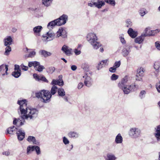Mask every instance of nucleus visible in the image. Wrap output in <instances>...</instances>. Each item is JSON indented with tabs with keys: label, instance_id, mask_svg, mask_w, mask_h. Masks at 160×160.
<instances>
[{
	"label": "nucleus",
	"instance_id": "obj_38",
	"mask_svg": "<svg viewBox=\"0 0 160 160\" xmlns=\"http://www.w3.org/2000/svg\"><path fill=\"white\" fill-rule=\"evenodd\" d=\"M151 29V28L150 27H148L146 28L144 30L142 34L145 37L147 36H150V34H148V33L149 32L148 31Z\"/></svg>",
	"mask_w": 160,
	"mask_h": 160
},
{
	"label": "nucleus",
	"instance_id": "obj_19",
	"mask_svg": "<svg viewBox=\"0 0 160 160\" xmlns=\"http://www.w3.org/2000/svg\"><path fill=\"white\" fill-rule=\"evenodd\" d=\"M155 129V137L158 141H160V125L157 126Z\"/></svg>",
	"mask_w": 160,
	"mask_h": 160
},
{
	"label": "nucleus",
	"instance_id": "obj_54",
	"mask_svg": "<svg viewBox=\"0 0 160 160\" xmlns=\"http://www.w3.org/2000/svg\"><path fill=\"white\" fill-rule=\"evenodd\" d=\"M97 2L98 4L100 5V7L101 8L102 7L105 5V2L102 0H97Z\"/></svg>",
	"mask_w": 160,
	"mask_h": 160
},
{
	"label": "nucleus",
	"instance_id": "obj_41",
	"mask_svg": "<svg viewBox=\"0 0 160 160\" xmlns=\"http://www.w3.org/2000/svg\"><path fill=\"white\" fill-rule=\"evenodd\" d=\"M12 75L15 78H18L21 75V72L20 71H15L12 73Z\"/></svg>",
	"mask_w": 160,
	"mask_h": 160
},
{
	"label": "nucleus",
	"instance_id": "obj_57",
	"mask_svg": "<svg viewBox=\"0 0 160 160\" xmlns=\"http://www.w3.org/2000/svg\"><path fill=\"white\" fill-rule=\"evenodd\" d=\"M42 40L45 41H48L52 40V39H49L47 36H43L42 37Z\"/></svg>",
	"mask_w": 160,
	"mask_h": 160
},
{
	"label": "nucleus",
	"instance_id": "obj_24",
	"mask_svg": "<svg viewBox=\"0 0 160 160\" xmlns=\"http://www.w3.org/2000/svg\"><path fill=\"white\" fill-rule=\"evenodd\" d=\"M52 85H58L60 86H62L63 85V82L62 80L61 82L58 80H56L55 79H53L51 83Z\"/></svg>",
	"mask_w": 160,
	"mask_h": 160
},
{
	"label": "nucleus",
	"instance_id": "obj_26",
	"mask_svg": "<svg viewBox=\"0 0 160 160\" xmlns=\"http://www.w3.org/2000/svg\"><path fill=\"white\" fill-rule=\"evenodd\" d=\"M88 6L93 7H96L97 8H101L100 7V5L98 4L97 2H93L92 1L90 2H89L88 3Z\"/></svg>",
	"mask_w": 160,
	"mask_h": 160
},
{
	"label": "nucleus",
	"instance_id": "obj_55",
	"mask_svg": "<svg viewBox=\"0 0 160 160\" xmlns=\"http://www.w3.org/2000/svg\"><path fill=\"white\" fill-rule=\"evenodd\" d=\"M74 52L75 53V54L76 55H79L81 53L80 49L76 48L74 49Z\"/></svg>",
	"mask_w": 160,
	"mask_h": 160
},
{
	"label": "nucleus",
	"instance_id": "obj_40",
	"mask_svg": "<svg viewBox=\"0 0 160 160\" xmlns=\"http://www.w3.org/2000/svg\"><path fill=\"white\" fill-rule=\"evenodd\" d=\"M44 68V67L42 65H40L39 62V64L35 67V69L39 72H41Z\"/></svg>",
	"mask_w": 160,
	"mask_h": 160
},
{
	"label": "nucleus",
	"instance_id": "obj_53",
	"mask_svg": "<svg viewBox=\"0 0 160 160\" xmlns=\"http://www.w3.org/2000/svg\"><path fill=\"white\" fill-rule=\"evenodd\" d=\"M142 77H141L139 76V74H136L135 77V80L137 81H142Z\"/></svg>",
	"mask_w": 160,
	"mask_h": 160
},
{
	"label": "nucleus",
	"instance_id": "obj_14",
	"mask_svg": "<svg viewBox=\"0 0 160 160\" xmlns=\"http://www.w3.org/2000/svg\"><path fill=\"white\" fill-rule=\"evenodd\" d=\"M128 33L129 36L132 38H135L138 35L137 32L133 30L131 28H130L128 29Z\"/></svg>",
	"mask_w": 160,
	"mask_h": 160
},
{
	"label": "nucleus",
	"instance_id": "obj_34",
	"mask_svg": "<svg viewBox=\"0 0 160 160\" xmlns=\"http://www.w3.org/2000/svg\"><path fill=\"white\" fill-rule=\"evenodd\" d=\"M34 146L29 145L28 146L27 149V154L29 155L32 152L34 151Z\"/></svg>",
	"mask_w": 160,
	"mask_h": 160
},
{
	"label": "nucleus",
	"instance_id": "obj_51",
	"mask_svg": "<svg viewBox=\"0 0 160 160\" xmlns=\"http://www.w3.org/2000/svg\"><path fill=\"white\" fill-rule=\"evenodd\" d=\"M126 26L127 27H131L132 26V22L129 19H127L126 22Z\"/></svg>",
	"mask_w": 160,
	"mask_h": 160
},
{
	"label": "nucleus",
	"instance_id": "obj_23",
	"mask_svg": "<svg viewBox=\"0 0 160 160\" xmlns=\"http://www.w3.org/2000/svg\"><path fill=\"white\" fill-rule=\"evenodd\" d=\"M42 29V27L41 26H38L35 27L33 28V31L34 33L37 35L39 34Z\"/></svg>",
	"mask_w": 160,
	"mask_h": 160
},
{
	"label": "nucleus",
	"instance_id": "obj_4",
	"mask_svg": "<svg viewBox=\"0 0 160 160\" xmlns=\"http://www.w3.org/2000/svg\"><path fill=\"white\" fill-rule=\"evenodd\" d=\"M132 78L128 76H126L119 82L118 84V87L120 88H123L124 87L127 85V83L131 82Z\"/></svg>",
	"mask_w": 160,
	"mask_h": 160
},
{
	"label": "nucleus",
	"instance_id": "obj_45",
	"mask_svg": "<svg viewBox=\"0 0 160 160\" xmlns=\"http://www.w3.org/2000/svg\"><path fill=\"white\" fill-rule=\"evenodd\" d=\"M55 68L54 67H50L47 69V72L50 74L52 73L55 71Z\"/></svg>",
	"mask_w": 160,
	"mask_h": 160
},
{
	"label": "nucleus",
	"instance_id": "obj_17",
	"mask_svg": "<svg viewBox=\"0 0 160 160\" xmlns=\"http://www.w3.org/2000/svg\"><path fill=\"white\" fill-rule=\"evenodd\" d=\"M108 62V60H104L101 61V62L98 64V66L97 67V69L99 70L105 65H107L108 64L107 63Z\"/></svg>",
	"mask_w": 160,
	"mask_h": 160
},
{
	"label": "nucleus",
	"instance_id": "obj_61",
	"mask_svg": "<svg viewBox=\"0 0 160 160\" xmlns=\"http://www.w3.org/2000/svg\"><path fill=\"white\" fill-rule=\"evenodd\" d=\"M63 141L64 144L66 145L68 144L69 143V140L65 137H63Z\"/></svg>",
	"mask_w": 160,
	"mask_h": 160
},
{
	"label": "nucleus",
	"instance_id": "obj_5",
	"mask_svg": "<svg viewBox=\"0 0 160 160\" xmlns=\"http://www.w3.org/2000/svg\"><path fill=\"white\" fill-rule=\"evenodd\" d=\"M136 86L135 84H132L130 85H127L124 87L123 88H121L122 90L125 94H128L130 92L135 91Z\"/></svg>",
	"mask_w": 160,
	"mask_h": 160
},
{
	"label": "nucleus",
	"instance_id": "obj_13",
	"mask_svg": "<svg viewBox=\"0 0 160 160\" xmlns=\"http://www.w3.org/2000/svg\"><path fill=\"white\" fill-rule=\"evenodd\" d=\"M83 78H85V79L84 82L85 85L87 87H90L92 85V80L90 76H88L86 74Z\"/></svg>",
	"mask_w": 160,
	"mask_h": 160
},
{
	"label": "nucleus",
	"instance_id": "obj_20",
	"mask_svg": "<svg viewBox=\"0 0 160 160\" xmlns=\"http://www.w3.org/2000/svg\"><path fill=\"white\" fill-rule=\"evenodd\" d=\"M27 140L30 142H32L33 144L38 145L39 144V142L36 141L35 138L33 136H28Z\"/></svg>",
	"mask_w": 160,
	"mask_h": 160
},
{
	"label": "nucleus",
	"instance_id": "obj_7",
	"mask_svg": "<svg viewBox=\"0 0 160 160\" xmlns=\"http://www.w3.org/2000/svg\"><path fill=\"white\" fill-rule=\"evenodd\" d=\"M87 41L90 43H92L98 40V38L95 34L93 33H90L87 35Z\"/></svg>",
	"mask_w": 160,
	"mask_h": 160
},
{
	"label": "nucleus",
	"instance_id": "obj_52",
	"mask_svg": "<svg viewBox=\"0 0 160 160\" xmlns=\"http://www.w3.org/2000/svg\"><path fill=\"white\" fill-rule=\"evenodd\" d=\"M34 150H35L37 154L38 155L40 153V149L39 147L38 146H34Z\"/></svg>",
	"mask_w": 160,
	"mask_h": 160
},
{
	"label": "nucleus",
	"instance_id": "obj_47",
	"mask_svg": "<svg viewBox=\"0 0 160 160\" xmlns=\"http://www.w3.org/2000/svg\"><path fill=\"white\" fill-rule=\"evenodd\" d=\"M57 90V88L56 86L55 85H53L52 88L51 89V94L52 95H54L55 94L56 92V91Z\"/></svg>",
	"mask_w": 160,
	"mask_h": 160
},
{
	"label": "nucleus",
	"instance_id": "obj_44",
	"mask_svg": "<svg viewBox=\"0 0 160 160\" xmlns=\"http://www.w3.org/2000/svg\"><path fill=\"white\" fill-rule=\"evenodd\" d=\"M144 71V69L143 68H141L137 70V73L139 74V76H140L141 77H143Z\"/></svg>",
	"mask_w": 160,
	"mask_h": 160
},
{
	"label": "nucleus",
	"instance_id": "obj_25",
	"mask_svg": "<svg viewBox=\"0 0 160 160\" xmlns=\"http://www.w3.org/2000/svg\"><path fill=\"white\" fill-rule=\"evenodd\" d=\"M91 44L92 45L93 48L95 49H98L101 46L100 42H98L97 41L94 42Z\"/></svg>",
	"mask_w": 160,
	"mask_h": 160
},
{
	"label": "nucleus",
	"instance_id": "obj_3",
	"mask_svg": "<svg viewBox=\"0 0 160 160\" xmlns=\"http://www.w3.org/2000/svg\"><path fill=\"white\" fill-rule=\"evenodd\" d=\"M129 136L133 139H136L140 137L141 135L140 129L135 127L130 128L128 132Z\"/></svg>",
	"mask_w": 160,
	"mask_h": 160
},
{
	"label": "nucleus",
	"instance_id": "obj_30",
	"mask_svg": "<svg viewBox=\"0 0 160 160\" xmlns=\"http://www.w3.org/2000/svg\"><path fill=\"white\" fill-rule=\"evenodd\" d=\"M52 0H42V4L44 6L48 7L51 5Z\"/></svg>",
	"mask_w": 160,
	"mask_h": 160
},
{
	"label": "nucleus",
	"instance_id": "obj_48",
	"mask_svg": "<svg viewBox=\"0 0 160 160\" xmlns=\"http://www.w3.org/2000/svg\"><path fill=\"white\" fill-rule=\"evenodd\" d=\"M146 93V92L145 90L141 91L139 95V97L140 98L142 99L145 98Z\"/></svg>",
	"mask_w": 160,
	"mask_h": 160
},
{
	"label": "nucleus",
	"instance_id": "obj_56",
	"mask_svg": "<svg viewBox=\"0 0 160 160\" xmlns=\"http://www.w3.org/2000/svg\"><path fill=\"white\" fill-rule=\"evenodd\" d=\"M118 76L117 75L113 74L111 77V79L112 80H115L118 79Z\"/></svg>",
	"mask_w": 160,
	"mask_h": 160
},
{
	"label": "nucleus",
	"instance_id": "obj_6",
	"mask_svg": "<svg viewBox=\"0 0 160 160\" xmlns=\"http://www.w3.org/2000/svg\"><path fill=\"white\" fill-rule=\"evenodd\" d=\"M68 20V16L66 14H63L59 18L56 19L57 23L58 24V26H61L65 24Z\"/></svg>",
	"mask_w": 160,
	"mask_h": 160
},
{
	"label": "nucleus",
	"instance_id": "obj_28",
	"mask_svg": "<svg viewBox=\"0 0 160 160\" xmlns=\"http://www.w3.org/2000/svg\"><path fill=\"white\" fill-rule=\"evenodd\" d=\"M154 68L156 72L158 73L159 72V68H160V62L159 61L155 62L154 64Z\"/></svg>",
	"mask_w": 160,
	"mask_h": 160
},
{
	"label": "nucleus",
	"instance_id": "obj_62",
	"mask_svg": "<svg viewBox=\"0 0 160 160\" xmlns=\"http://www.w3.org/2000/svg\"><path fill=\"white\" fill-rule=\"evenodd\" d=\"M14 70L15 71H21L20 68L19 66L17 65H14Z\"/></svg>",
	"mask_w": 160,
	"mask_h": 160
},
{
	"label": "nucleus",
	"instance_id": "obj_22",
	"mask_svg": "<svg viewBox=\"0 0 160 160\" xmlns=\"http://www.w3.org/2000/svg\"><path fill=\"white\" fill-rule=\"evenodd\" d=\"M57 21H56V19L50 22L48 24L47 28L48 29H51L55 25L58 26V24L57 23Z\"/></svg>",
	"mask_w": 160,
	"mask_h": 160
},
{
	"label": "nucleus",
	"instance_id": "obj_27",
	"mask_svg": "<svg viewBox=\"0 0 160 160\" xmlns=\"http://www.w3.org/2000/svg\"><path fill=\"white\" fill-rule=\"evenodd\" d=\"M17 128L14 126L9 128L7 130V133L11 134H13L15 132V130Z\"/></svg>",
	"mask_w": 160,
	"mask_h": 160
},
{
	"label": "nucleus",
	"instance_id": "obj_15",
	"mask_svg": "<svg viewBox=\"0 0 160 160\" xmlns=\"http://www.w3.org/2000/svg\"><path fill=\"white\" fill-rule=\"evenodd\" d=\"M68 135L70 138L73 139L78 138L80 136L78 132L74 131H70L68 133Z\"/></svg>",
	"mask_w": 160,
	"mask_h": 160
},
{
	"label": "nucleus",
	"instance_id": "obj_32",
	"mask_svg": "<svg viewBox=\"0 0 160 160\" xmlns=\"http://www.w3.org/2000/svg\"><path fill=\"white\" fill-rule=\"evenodd\" d=\"M39 64V62L37 61H32L28 62V66L30 68L32 66H33L35 68V67Z\"/></svg>",
	"mask_w": 160,
	"mask_h": 160
},
{
	"label": "nucleus",
	"instance_id": "obj_9",
	"mask_svg": "<svg viewBox=\"0 0 160 160\" xmlns=\"http://www.w3.org/2000/svg\"><path fill=\"white\" fill-rule=\"evenodd\" d=\"M20 116L22 120H21L20 118H15L13 121V124L16 125V124H17L18 126V127L21 126L23 125L25 122V120H26V119H23L21 117V116Z\"/></svg>",
	"mask_w": 160,
	"mask_h": 160
},
{
	"label": "nucleus",
	"instance_id": "obj_64",
	"mask_svg": "<svg viewBox=\"0 0 160 160\" xmlns=\"http://www.w3.org/2000/svg\"><path fill=\"white\" fill-rule=\"evenodd\" d=\"M155 46L157 48L160 50V42H155Z\"/></svg>",
	"mask_w": 160,
	"mask_h": 160
},
{
	"label": "nucleus",
	"instance_id": "obj_16",
	"mask_svg": "<svg viewBox=\"0 0 160 160\" xmlns=\"http://www.w3.org/2000/svg\"><path fill=\"white\" fill-rule=\"evenodd\" d=\"M39 53L44 58H47L50 56L52 53L50 52H48L45 50H42L39 51Z\"/></svg>",
	"mask_w": 160,
	"mask_h": 160
},
{
	"label": "nucleus",
	"instance_id": "obj_12",
	"mask_svg": "<svg viewBox=\"0 0 160 160\" xmlns=\"http://www.w3.org/2000/svg\"><path fill=\"white\" fill-rule=\"evenodd\" d=\"M16 133L18 139L19 140H22L25 137V133L21 129H19Z\"/></svg>",
	"mask_w": 160,
	"mask_h": 160
},
{
	"label": "nucleus",
	"instance_id": "obj_18",
	"mask_svg": "<svg viewBox=\"0 0 160 160\" xmlns=\"http://www.w3.org/2000/svg\"><path fill=\"white\" fill-rule=\"evenodd\" d=\"M145 37V36L142 34L140 36L137 37L135 39V42L139 44H141L143 42Z\"/></svg>",
	"mask_w": 160,
	"mask_h": 160
},
{
	"label": "nucleus",
	"instance_id": "obj_58",
	"mask_svg": "<svg viewBox=\"0 0 160 160\" xmlns=\"http://www.w3.org/2000/svg\"><path fill=\"white\" fill-rule=\"evenodd\" d=\"M121 62L120 61L116 62L114 64L113 66L116 68H118L120 65Z\"/></svg>",
	"mask_w": 160,
	"mask_h": 160
},
{
	"label": "nucleus",
	"instance_id": "obj_50",
	"mask_svg": "<svg viewBox=\"0 0 160 160\" xmlns=\"http://www.w3.org/2000/svg\"><path fill=\"white\" fill-rule=\"evenodd\" d=\"M40 80H41L46 82H48V81L47 79L46 78L42 75L39 76L38 81Z\"/></svg>",
	"mask_w": 160,
	"mask_h": 160
},
{
	"label": "nucleus",
	"instance_id": "obj_8",
	"mask_svg": "<svg viewBox=\"0 0 160 160\" xmlns=\"http://www.w3.org/2000/svg\"><path fill=\"white\" fill-rule=\"evenodd\" d=\"M61 50L67 56H70L71 54L72 49L66 45L62 47Z\"/></svg>",
	"mask_w": 160,
	"mask_h": 160
},
{
	"label": "nucleus",
	"instance_id": "obj_33",
	"mask_svg": "<svg viewBox=\"0 0 160 160\" xmlns=\"http://www.w3.org/2000/svg\"><path fill=\"white\" fill-rule=\"evenodd\" d=\"M105 3L106 2L109 5L114 7L116 3L115 0H104Z\"/></svg>",
	"mask_w": 160,
	"mask_h": 160
},
{
	"label": "nucleus",
	"instance_id": "obj_49",
	"mask_svg": "<svg viewBox=\"0 0 160 160\" xmlns=\"http://www.w3.org/2000/svg\"><path fill=\"white\" fill-rule=\"evenodd\" d=\"M119 38L120 40L121 43L122 44H125L126 43V42L124 39V35L123 34H121L119 35Z\"/></svg>",
	"mask_w": 160,
	"mask_h": 160
},
{
	"label": "nucleus",
	"instance_id": "obj_59",
	"mask_svg": "<svg viewBox=\"0 0 160 160\" xmlns=\"http://www.w3.org/2000/svg\"><path fill=\"white\" fill-rule=\"evenodd\" d=\"M21 68L24 71H27L28 69V67L24 66L23 64H22L20 66Z\"/></svg>",
	"mask_w": 160,
	"mask_h": 160
},
{
	"label": "nucleus",
	"instance_id": "obj_35",
	"mask_svg": "<svg viewBox=\"0 0 160 160\" xmlns=\"http://www.w3.org/2000/svg\"><path fill=\"white\" fill-rule=\"evenodd\" d=\"M107 160H116L117 158L112 154H108L107 155Z\"/></svg>",
	"mask_w": 160,
	"mask_h": 160
},
{
	"label": "nucleus",
	"instance_id": "obj_36",
	"mask_svg": "<svg viewBox=\"0 0 160 160\" xmlns=\"http://www.w3.org/2000/svg\"><path fill=\"white\" fill-rule=\"evenodd\" d=\"M58 93L59 96L63 97L65 95V92L64 89L62 88H60L58 89Z\"/></svg>",
	"mask_w": 160,
	"mask_h": 160
},
{
	"label": "nucleus",
	"instance_id": "obj_43",
	"mask_svg": "<svg viewBox=\"0 0 160 160\" xmlns=\"http://www.w3.org/2000/svg\"><path fill=\"white\" fill-rule=\"evenodd\" d=\"M6 46L7 47L5 49V51L4 54L5 55H8L9 54L10 52L11 51V48L9 46Z\"/></svg>",
	"mask_w": 160,
	"mask_h": 160
},
{
	"label": "nucleus",
	"instance_id": "obj_10",
	"mask_svg": "<svg viewBox=\"0 0 160 160\" xmlns=\"http://www.w3.org/2000/svg\"><path fill=\"white\" fill-rule=\"evenodd\" d=\"M12 39L11 37L10 36L6 37L3 40L4 45L5 46H10L12 44Z\"/></svg>",
	"mask_w": 160,
	"mask_h": 160
},
{
	"label": "nucleus",
	"instance_id": "obj_21",
	"mask_svg": "<svg viewBox=\"0 0 160 160\" xmlns=\"http://www.w3.org/2000/svg\"><path fill=\"white\" fill-rule=\"evenodd\" d=\"M123 141V138L120 133H118L116 136L115 139V142L117 144L122 143Z\"/></svg>",
	"mask_w": 160,
	"mask_h": 160
},
{
	"label": "nucleus",
	"instance_id": "obj_31",
	"mask_svg": "<svg viewBox=\"0 0 160 160\" xmlns=\"http://www.w3.org/2000/svg\"><path fill=\"white\" fill-rule=\"evenodd\" d=\"M8 69V66L7 65L2 64L0 66V72H2L5 70V72L7 74Z\"/></svg>",
	"mask_w": 160,
	"mask_h": 160
},
{
	"label": "nucleus",
	"instance_id": "obj_37",
	"mask_svg": "<svg viewBox=\"0 0 160 160\" xmlns=\"http://www.w3.org/2000/svg\"><path fill=\"white\" fill-rule=\"evenodd\" d=\"M47 35L49 39H52V40L54 38L55 36V34L51 31H49L48 32Z\"/></svg>",
	"mask_w": 160,
	"mask_h": 160
},
{
	"label": "nucleus",
	"instance_id": "obj_29",
	"mask_svg": "<svg viewBox=\"0 0 160 160\" xmlns=\"http://www.w3.org/2000/svg\"><path fill=\"white\" fill-rule=\"evenodd\" d=\"M131 50L130 49L123 48L122 50V54L124 57H126L129 54Z\"/></svg>",
	"mask_w": 160,
	"mask_h": 160
},
{
	"label": "nucleus",
	"instance_id": "obj_46",
	"mask_svg": "<svg viewBox=\"0 0 160 160\" xmlns=\"http://www.w3.org/2000/svg\"><path fill=\"white\" fill-rule=\"evenodd\" d=\"M28 55H26V56L27 58H32L34 57L36 55V52L34 51L29 52Z\"/></svg>",
	"mask_w": 160,
	"mask_h": 160
},
{
	"label": "nucleus",
	"instance_id": "obj_42",
	"mask_svg": "<svg viewBox=\"0 0 160 160\" xmlns=\"http://www.w3.org/2000/svg\"><path fill=\"white\" fill-rule=\"evenodd\" d=\"M139 14L142 16L143 17L145 14L148 13V12L145 8H143L139 10Z\"/></svg>",
	"mask_w": 160,
	"mask_h": 160
},
{
	"label": "nucleus",
	"instance_id": "obj_2",
	"mask_svg": "<svg viewBox=\"0 0 160 160\" xmlns=\"http://www.w3.org/2000/svg\"><path fill=\"white\" fill-rule=\"evenodd\" d=\"M36 97L42 99L44 103H47L50 101L52 97L51 92L48 90H43L35 93Z\"/></svg>",
	"mask_w": 160,
	"mask_h": 160
},
{
	"label": "nucleus",
	"instance_id": "obj_1",
	"mask_svg": "<svg viewBox=\"0 0 160 160\" xmlns=\"http://www.w3.org/2000/svg\"><path fill=\"white\" fill-rule=\"evenodd\" d=\"M26 102L25 99L18 100L17 103L20 105L18 112L23 119L34 120L37 117L38 111L36 108L28 107Z\"/></svg>",
	"mask_w": 160,
	"mask_h": 160
},
{
	"label": "nucleus",
	"instance_id": "obj_60",
	"mask_svg": "<svg viewBox=\"0 0 160 160\" xmlns=\"http://www.w3.org/2000/svg\"><path fill=\"white\" fill-rule=\"evenodd\" d=\"M156 86L158 92L160 93V81L157 83Z\"/></svg>",
	"mask_w": 160,
	"mask_h": 160
},
{
	"label": "nucleus",
	"instance_id": "obj_63",
	"mask_svg": "<svg viewBox=\"0 0 160 160\" xmlns=\"http://www.w3.org/2000/svg\"><path fill=\"white\" fill-rule=\"evenodd\" d=\"M116 69V68H115L113 66V67H111L109 69V71L112 72H115Z\"/></svg>",
	"mask_w": 160,
	"mask_h": 160
},
{
	"label": "nucleus",
	"instance_id": "obj_39",
	"mask_svg": "<svg viewBox=\"0 0 160 160\" xmlns=\"http://www.w3.org/2000/svg\"><path fill=\"white\" fill-rule=\"evenodd\" d=\"M81 68L85 71H88L89 70V66L87 62L82 63L81 65Z\"/></svg>",
	"mask_w": 160,
	"mask_h": 160
},
{
	"label": "nucleus",
	"instance_id": "obj_11",
	"mask_svg": "<svg viewBox=\"0 0 160 160\" xmlns=\"http://www.w3.org/2000/svg\"><path fill=\"white\" fill-rule=\"evenodd\" d=\"M55 35L56 37H59L61 36L63 38H65L67 36L65 31L62 28L59 29L57 32L56 33Z\"/></svg>",
	"mask_w": 160,
	"mask_h": 160
}]
</instances>
